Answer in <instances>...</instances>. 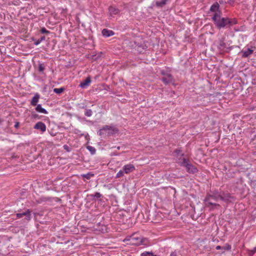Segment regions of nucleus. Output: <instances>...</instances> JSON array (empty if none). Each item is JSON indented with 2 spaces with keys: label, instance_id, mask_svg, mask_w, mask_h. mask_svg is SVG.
<instances>
[{
  "label": "nucleus",
  "instance_id": "1",
  "mask_svg": "<svg viewBox=\"0 0 256 256\" xmlns=\"http://www.w3.org/2000/svg\"><path fill=\"white\" fill-rule=\"evenodd\" d=\"M221 12L214 14L212 20L214 21L216 26L219 30L223 28H230L234 25L238 24V20L236 18H230L228 17H221Z\"/></svg>",
  "mask_w": 256,
  "mask_h": 256
},
{
  "label": "nucleus",
  "instance_id": "2",
  "mask_svg": "<svg viewBox=\"0 0 256 256\" xmlns=\"http://www.w3.org/2000/svg\"><path fill=\"white\" fill-rule=\"evenodd\" d=\"M220 200V192L217 190H210L206 195L204 200L205 206L210 208V210L214 209V207L219 206L220 205L214 202Z\"/></svg>",
  "mask_w": 256,
  "mask_h": 256
},
{
  "label": "nucleus",
  "instance_id": "3",
  "mask_svg": "<svg viewBox=\"0 0 256 256\" xmlns=\"http://www.w3.org/2000/svg\"><path fill=\"white\" fill-rule=\"evenodd\" d=\"M146 240L142 238L138 234H134L124 239V242L129 241L130 244L132 245L139 246L142 244H145L144 242Z\"/></svg>",
  "mask_w": 256,
  "mask_h": 256
},
{
  "label": "nucleus",
  "instance_id": "4",
  "mask_svg": "<svg viewBox=\"0 0 256 256\" xmlns=\"http://www.w3.org/2000/svg\"><path fill=\"white\" fill-rule=\"evenodd\" d=\"M180 165L186 168V172L190 174H196L198 171L197 168L189 162L188 160L183 158Z\"/></svg>",
  "mask_w": 256,
  "mask_h": 256
},
{
  "label": "nucleus",
  "instance_id": "5",
  "mask_svg": "<svg viewBox=\"0 0 256 256\" xmlns=\"http://www.w3.org/2000/svg\"><path fill=\"white\" fill-rule=\"evenodd\" d=\"M160 74L162 76L161 80L164 84H168L174 82L173 76L169 72L162 70Z\"/></svg>",
  "mask_w": 256,
  "mask_h": 256
},
{
  "label": "nucleus",
  "instance_id": "6",
  "mask_svg": "<svg viewBox=\"0 0 256 256\" xmlns=\"http://www.w3.org/2000/svg\"><path fill=\"white\" fill-rule=\"evenodd\" d=\"M220 200L226 202H232L235 201L236 198L230 193L223 192L220 193Z\"/></svg>",
  "mask_w": 256,
  "mask_h": 256
},
{
  "label": "nucleus",
  "instance_id": "7",
  "mask_svg": "<svg viewBox=\"0 0 256 256\" xmlns=\"http://www.w3.org/2000/svg\"><path fill=\"white\" fill-rule=\"evenodd\" d=\"M114 133V129L109 126H106L101 128L98 134L100 136H102L103 134H110Z\"/></svg>",
  "mask_w": 256,
  "mask_h": 256
},
{
  "label": "nucleus",
  "instance_id": "8",
  "mask_svg": "<svg viewBox=\"0 0 256 256\" xmlns=\"http://www.w3.org/2000/svg\"><path fill=\"white\" fill-rule=\"evenodd\" d=\"M24 216H26L25 219L27 220H31L32 216L30 210L28 209L23 212L16 214V217L18 218H22Z\"/></svg>",
  "mask_w": 256,
  "mask_h": 256
},
{
  "label": "nucleus",
  "instance_id": "9",
  "mask_svg": "<svg viewBox=\"0 0 256 256\" xmlns=\"http://www.w3.org/2000/svg\"><path fill=\"white\" fill-rule=\"evenodd\" d=\"M120 12V10L117 8L110 6L108 8V14L110 16L114 17Z\"/></svg>",
  "mask_w": 256,
  "mask_h": 256
},
{
  "label": "nucleus",
  "instance_id": "10",
  "mask_svg": "<svg viewBox=\"0 0 256 256\" xmlns=\"http://www.w3.org/2000/svg\"><path fill=\"white\" fill-rule=\"evenodd\" d=\"M34 128L36 130H40L42 133L45 132L46 128V124L41 122H38L36 123L34 126Z\"/></svg>",
  "mask_w": 256,
  "mask_h": 256
},
{
  "label": "nucleus",
  "instance_id": "11",
  "mask_svg": "<svg viewBox=\"0 0 256 256\" xmlns=\"http://www.w3.org/2000/svg\"><path fill=\"white\" fill-rule=\"evenodd\" d=\"M122 168L124 170L123 171L126 174H128L130 172H134L135 170L134 166L132 164H128L124 165Z\"/></svg>",
  "mask_w": 256,
  "mask_h": 256
},
{
  "label": "nucleus",
  "instance_id": "12",
  "mask_svg": "<svg viewBox=\"0 0 256 256\" xmlns=\"http://www.w3.org/2000/svg\"><path fill=\"white\" fill-rule=\"evenodd\" d=\"M254 50L252 48H248L246 49H243L241 50L240 53L242 54V58H248L251 55Z\"/></svg>",
  "mask_w": 256,
  "mask_h": 256
},
{
  "label": "nucleus",
  "instance_id": "13",
  "mask_svg": "<svg viewBox=\"0 0 256 256\" xmlns=\"http://www.w3.org/2000/svg\"><path fill=\"white\" fill-rule=\"evenodd\" d=\"M210 11L212 12H214V14L220 12V4H218V2H216L211 6L210 8Z\"/></svg>",
  "mask_w": 256,
  "mask_h": 256
},
{
  "label": "nucleus",
  "instance_id": "14",
  "mask_svg": "<svg viewBox=\"0 0 256 256\" xmlns=\"http://www.w3.org/2000/svg\"><path fill=\"white\" fill-rule=\"evenodd\" d=\"M102 35L106 38L110 37V36L114 35V32L112 30H108L106 28H104L102 30Z\"/></svg>",
  "mask_w": 256,
  "mask_h": 256
},
{
  "label": "nucleus",
  "instance_id": "15",
  "mask_svg": "<svg viewBox=\"0 0 256 256\" xmlns=\"http://www.w3.org/2000/svg\"><path fill=\"white\" fill-rule=\"evenodd\" d=\"M91 82V79L90 77H88L86 78V79L84 80V81L82 82L80 86L82 88H86L90 83Z\"/></svg>",
  "mask_w": 256,
  "mask_h": 256
},
{
  "label": "nucleus",
  "instance_id": "16",
  "mask_svg": "<svg viewBox=\"0 0 256 256\" xmlns=\"http://www.w3.org/2000/svg\"><path fill=\"white\" fill-rule=\"evenodd\" d=\"M40 98V94H36L32 99L30 104L32 106H36L37 104V103L38 102Z\"/></svg>",
  "mask_w": 256,
  "mask_h": 256
},
{
  "label": "nucleus",
  "instance_id": "17",
  "mask_svg": "<svg viewBox=\"0 0 256 256\" xmlns=\"http://www.w3.org/2000/svg\"><path fill=\"white\" fill-rule=\"evenodd\" d=\"M88 197L91 198V200H96V199H98L102 196V195L98 192H96L94 194H90L88 196Z\"/></svg>",
  "mask_w": 256,
  "mask_h": 256
},
{
  "label": "nucleus",
  "instance_id": "18",
  "mask_svg": "<svg viewBox=\"0 0 256 256\" xmlns=\"http://www.w3.org/2000/svg\"><path fill=\"white\" fill-rule=\"evenodd\" d=\"M36 112H40V113L44 114H48V111L46 109L42 108V107L41 104H38L36 105Z\"/></svg>",
  "mask_w": 256,
  "mask_h": 256
},
{
  "label": "nucleus",
  "instance_id": "19",
  "mask_svg": "<svg viewBox=\"0 0 256 256\" xmlns=\"http://www.w3.org/2000/svg\"><path fill=\"white\" fill-rule=\"evenodd\" d=\"M82 108L84 109V116L88 117H90L92 115V111L90 109L86 108V106H82Z\"/></svg>",
  "mask_w": 256,
  "mask_h": 256
},
{
  "label": "nucleus",
  "instance_id": "20",
  "mask_svg": "<svg viewBox=\"0 0 256 256\" xmlns=\"http://www.w3.org/2000/svg\"><path fill=\"white\" fill-rule=\"evenodd\" d=\"M168 0H160V1H157L156 2V6L162 8L166 4Z\"/></svg>",
  "mask_w": 256,
  "mask_h": 256
},
{
  "label": "nucleus",
  "instance_id": "21",
  "mask_svg": "<svg viewBox=\"0 0 256 256\" xmlns=\"http://www.w3.org/2000/svg\"><path fill=\"white\" fill-rule=\"evenodd\" d=\"M50 200V198L48 197L42 196L36 200V202L38 204H42L44 202L49 201Z\"/></svg>",
  "mask_w": 256,
  "mask_h": 256
},
{
  "label": "nucleus",
  "instance_id": "22",
  "mask_svg": "<svg viewBox=\"0 0 256 256\" xmlns=\"http://www.w3.org/2000/svg\"><path fill=\"white\" fill-rule=\"evenodd\" d=\"M86 148L89 150L92 154L94 155L96 154V150L94 146H86Z\"/></svg>",
  "mask_w": 256,
  "mask_h": 256
},
{
  "label": "nucleus",
  "instance_id": "23",
  "mask_svg": "<svg viewBox=\"0 0 256 256\" xmlns=\"http://www.w3.org/2000/svg\"><path fill=\"white\" fill-rule=\"evenodd\" d=\"M124 170L122 168V170H120L116 174V178H120L122 176H124V174H125L124 172L123 171Z\"/></svg>",
  "mask_w": 256,
  "mask_h": 256
},
{
  "label": "nucleus",
  "instance_id": "24",
  "mask_svg": "<svg viewBox=\"0 0 256 256\" xmlns=\"http://www.w3.org/2000/svg\"><path fill=\"white\" fill-rule=\"evenodd\" d=\"M64 90V88L62 87L60 88H55L54 89V92L57 94H60L62 93Z\"/></svg>",
  "mask_w": 256,
  "mask_h": 256
},
{
  "label": "nucleus",
  "instance_id": "25",
  "mask_svg": "<svg viewBox=\"0 0 256 256\" xmlns=\"http://www.w3.org/2000/svg\"><path fill=\"white\" fill-rule=\"evenodd\" d=\"M45 69V66L44 64H38V70L42 72Z\"/></svg>",
  "mask_w": 256,
  "mask_h": 256
},
{
  "label": "nucleus",
  "instance_id": "26",
  "mask_svg": "<svg viewBox=\"0 0 256 256\" xmlns=\"http://www.w3.org/2000/svg\"><path fill=\"white\" fill-rule=\"evenodd\" d=\"M232 248V246L230 244H226L223 247L222 250H230Z\"/></svg>",
  "mask_w": 256,
  "mask_h": 256
},
{
  "label": "nucleus",
  "instance_id": "27",
  "mask_svg": "<svg viewBox=\"0 0 256 256\" xmlns=\"http://www.w3.org/2000/svg\"><path fill=\"white\" fill-rule=\"evenodd\" d=\"M140 256H156L154 255L152 253L146 252H142Z\"/></svg>",
  "mask_w": 256,
  "mask_h": 256
},
{
  "label": "nucleus",
  "instance_id": "28",
  "mask_svg": "<svg viewBox=\"0 0 256 256\" xmlns=\"http://www.w3.org/2000/svg\"><path fill=\"white\" fill-rule=\"evenodd\" d=\"M94 174H90V173H88V174H84L83 176L85 178H86V179L88 180L90 178L93 176Z\"/></svg>",
  "mask_w": 256,
  "mask_h": 256
},
{
  "label": "nucleus",
  "instance_id": "29",
  "mask_svg": "<svg viewBox=\"0 0 256 256\" xmlns=\"http://www.w3.org/2000/svg\"><path fill=\"white\" fill-rule=\"evenodd\" d=\"M174 152L178 155H181L182 156H184V154H181L182 153V150L180 149H176L175 150H174Z\"/></svg>",
  "mask_w": 256,
  "mask_h": 256
},
{
  "label": "nucleus",
  "instance_id": "30",
  "mask_svg": "<svg viewBox=\"0 0 256 256\" xmlns=\"http://www.w3.org/2000/svg\"><path fill=\"white\" fill-rule=\"evenodd\" d=\"M32 117L33 118L37 119V120L40 118L39 116L34 112H32Z\"/></svg>",
  "mask_w": 256,
  "mask_h": 256
},
{
  "label": "nucleus",
  "instance_id": "31",
  "mask_svg": "<svg viewBox=\"0 0 256 256\" xmlns=\"http://www.w3.org/2000/svg\"><path fill=\"white\" fill-rule=\"evenodd\" d=\"M40 32L42 33V34H49L50 33V32L46 28H42L41 30H40Z\"/></svg>",
  "mask_w": 256,
  "mask_h": 256
},
{
  "label": "nucleus",
  "instance_id": "32",
  "mask_svg": "<svg viewBox=\"0 0 256 256\" xmlns=\"http://www.w3.org/2000/svg\"><path fill=\"white\" fill-rule=\"evenodd\" d=\"M33 41H34V44L36 45V46H38V45L41 42H40V39L38 40H34V39H33L32 40Z\"/></svg>",
  "mask_w": 256,
  "mask_h": 256
},
{
  "label": "nucleus",
  "instance_id": "33",
  "mask_svg": "<svg viewBox=\"0 0 256 256\" xmlns=\"http://www.w3.org/2000/svg\"><path fill=\"white\" fill-rule=\"evenodd\" d=\"M63 147H64V148L65 150H66L67 152H70V150L68 146L64 144Z\"/></svg>",
  "mask_w": 256,
  "mask_h": 256
},
{
  "label": "nucleus",
  "instance_id": "34",
  "mask_svg": "<svg viewBox=\"0 0 256 256\" xmlns=\"http://www.w3.org/2000/svg\"><path fill=\"white\" fill-rule=\"evenodd\" d=\"M170 256H177V252H176L174 251L173 252L170 254Z\"/></svg>",
  "mask_w": 256,
  "mask_h": 256
},
{
  "label": "nucleus",
  "instance_id": "35",
  "mask_svg": "<svg viewBox=\"0 0 256 256\" xmlns=\"http://www.w3.org/2000/svg\"><path fill=\"white\" fill-rule=\"evenodd\" d=\"M45 39H46V37H45V36H42V37L40 38V42H42V41L44 40H45Z\"/></svg>",
  "mask_w": 256,
  "mask_h": 256
},
{
  "label": "nucleus",
  "instance_id": "36",
  "mask_svg": "<svg viewBox=\"0 0 256 256\" xmlns=\"http://www.w3.org/2000/svg\"><path fill=\"white\" fill-rule=\"evenodd\" d=\"M251 252H252V254H254L255 252H256V246L254 248L251 250Z\"/></svg>",
  "mask_w": 256,
  "mask_h": 256
},
{
  "label": "nucleus",
  "instance_id": "37",
  "mask_svg": "<svg viewBox=\"0 0 256 256\" xmlns=\"http://www.w3.org/2000/svg\"><path fill=\"white\" fill-rule=\"evenodd\" d=\"M19 124H19V122H16V123H15V124H14V128H18V126H19Z\"/></svg>",
  "mask_w": 256,
  "mask_h": 256
},
{
  "label": "nucleus",
  "instance_id": "38",
  "mask_svg": "<svg viewBox=\"0 0 256 256\" xmlns=\"http://www.w3.org/2000/svg\"><path fill=\"white\" fill-rule=\"evenodd\" d=\"M217 250H220V249H222V247L221 246H216V248Z\"/></svg>",
  "mask_w": 256,
  "mask_h": 256
},
{
  "label": "nucleus",
  "instance_id": "39",
  "mask_svg": "<svg viewBox=\"0 0 256 256\" xmlns=\"http://www.w3.org/2000/svg\"><path fill=\"white\" fill-rule=\"evenodd\" d=\"M236 0H229L228 2L230 4H232L234 3Z\"/></svg>",
  "mask_w": 256,
  "mask_h": 256
},
{
  "label": "nucleus",
  "instance_id": "40",
  "mask_svg": "<svg viewBox=\"0 0 256 256\" xmlns=\"http://www.w3.org/2000/svg\"><path fill=\"white\" fill-rule=\"evenodd\" d=\"M87 122H92V121H90V120H86Z\"/></svg>",
  "mask_w": 256,
  "mask_h": 256
}]
</instances>
